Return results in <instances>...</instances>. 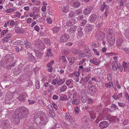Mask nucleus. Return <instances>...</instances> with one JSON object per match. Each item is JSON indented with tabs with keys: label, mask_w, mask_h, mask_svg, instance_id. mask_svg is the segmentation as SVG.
Here are the masks:
<instances>
[{
	"label": "nucleus",
	"mask_w": 129,
	"mask_h": 129,
	"mask_svg": "<svg viewBox=\"0 0 129 129\" xmlns=\"http://www.w3.org/2000/svg\"><path fill=\"white\" fill-rule=\"evenodd\" d=\"M109 8V7L108 6L106 7V9L105 12H104V14L105 16L106 17L108 14V9Z\"/></svg>",
	"instance_id": "obj_33"
},
{
	"label": "nucleus",
	"mask_w": 129,
	"mask_h": 129,
	"mask_svg": "<svg viewBox=\"0 0 129 129\" xmlns=\"http://www.w3.org/2000/svg\"><path fill=\"white\" fill-rule=\"evenodd\" d=\"M76 29V27L75 26H71L69 29V32L70 34H72L74 33Z\"/></svg>",
	"instance_id": "obj_15"
},
{
	"label": "nucleus",
	"mask_w": 129,
	"mask_h": 129,
	"mask_svg": "<svg viewBox=\"0 0 129 129\" xmlns=\"http://www.w3.org/2000/svg\"><path fill=\"white\" fill-rule=\"evenodd\" d=\"M13 96V94L11 92L8 91L7 92L6 95V99L9 100L12 99Z\"/></svg>",
	"instance_id": "obj_12"
},
{
	"label": "nucleus",
	"mask_w": 129,
	"mask_h": 129,
	"mask_svg": "<svg viewBox=\"0 0 129 129\" xmlns=\"http://www.w3.org/2000/svg\"><path fill=\"white\" fill-rule=\"evenodd\" d=\"M68 11V7L67 6H64L62 9V11L64 13L67 12Z\"/></svg>",
	"instance_id": "obj_30"
},
{
	"label": "nucleus",
	"mask_w": 129,
	"mask_h": 129,
	"mask_svg": "<svg viewBox=\"0 0 129 129\" xmlns=\"http://www.w3.org/2000/svg\"><path fill=\"white\" fill-rule=\"evenodd\" d=\"M86 20L85 19H84L82 20V21L81 25L82 26H84L86 24Z\"/></svg>",
	"instance_id": "obj_53"
},
{
	"label": "nucleus",
	"mask_w": 129,
	"mask_h": 129,
	"mask_svg": "<svg viewBox=\"0 0 129 129\" xmlns=\"http://www.w3.org/2000/svg\"><path fill=\"white\" fill-rule=\"evenodd\" d=\"M25 41H26V40H19L17 41L16 42L17 44H19L20 45H22L25 42Z\"/></svg>",
	"instance_id": "obj_28"
},
{
	"label": "nucleus",
	"mask_w": 129,
	"mask_h": 129,
	"mask_svg": "<svg viewBox=\"0 0 129 129\" xmlns=\"http://www.w3.org/2000/svg\"><path fill=\"white\" fill-rule=\"evenodd\" d=\"M69 38V37L68 35L64 34L60 38V41L62 42H66L68 39Z\"/></svg>",
	"instance_id": "obj_5"
},
{
	"label": "nucleus",
	"mask_w": 129,
	"mask_h": 129,
	"mask_svg": "<svg viewBox=\"0 0 129 129\" xmlns=\"http://www.w3.org/2000/svg\"><path fill=\"white\" fill-rule=\"evenodd\" d=\"M106 6L105 4V2H103V4L101 6L100 8V10L101 11H104V9L105 8H106Z\"/></svg>",
	"instance_id": "obj_25"
},
{
	"label": "nucleus",
	"mask_w": 129,
	"mask_h": 129,
	"mask_svg": "<svg viewBox=\"0 0 129 129\" xmlns=\"http://www.w3.org/2000/svg\"><path fill=\"white\" fill-rule=\"evenodd\" d=\"M65 80L64 79H59L58 81V80L57 84L59 85H61L64 83Z\"/></svg>",
	"instance_id": "obj_26"
},
{
	"label": "nucleus",
	"mask_w": 129,
	"mask_h": 129,
	"mask_svg": "<svg viewBox=\"0 0 129 129\" xmlns=\"http://www.w3.org/2000/svg\"><path fill=\"white\" fill-rule=\"evenodd\" d=\"M96 18V14H92L90 17L89 19V20L92 22H94L95 21Z\"/></svg>",
	"instance_id": "obj_14"
},
{
	"label": "nucleus",
	"mask_w": 129,
	"mask_h": 129,
	"mask_svg": "<svg viewBox=\"0 0 129 129\" xmlns=\"http://www.w3.org/2000/svg\"><path fill=\"white\" fill-rule=\"evenodd\" d=\"M78 32L77 33V35L80 38L81 37V28H79L78 29Z\"/></svg>",
	"instance_id": "obj_45"
},
{
	"label": "nucleus",
	"mask_w": 129,
	"mask_h": 129,
	"mask_svg": "<svg viewBox=\"0 0 129 129\" xmlns=\"http://www.w3.org/2000/svg\"><path fill=\"white\" fill-rule=\"evenodd\" d=\"M53 70V68L52 67H48V71L50 72H51Z\"/></svg>",
	"instance_id": "obj_59"
},
{
	"label": "nucleus",
	"mask_w": 129,
	"mask_h": 129,
	"mask_svg": "<svg viewBox=\"0 0 129 129\" xmlns=\"http://www.w3.org/2000/svg\"><path fill=\"white\" fill-rule=\"evenodd\" d=\"M89 90L91 93H96V87L95 86H92L90 87Z\"/></svg>",
	"instance_id": "obj_19"
},
{
	"label": "nucleus",
	"mask_w": 129,
	"mask_h": 129,
	"mask_svg": "<svg viewBox=\"0 0 129 129\" xmlns=\"http://www.w3.org/2000/svg\"><path fill=\"white\" fill-rule=\"evenodd\" d=\"M8 31L9 30L8 29L3 30L2 31L1 35L2 36H4L8 33Z\"/></svg>",
	"instance_id": "obj_27"
},
{
	"label": "nucleus",
	"mask_w": 129,
	"mask_h": 129,
	"mask_svg": "<svg viewBox=\"0 0 129 129\" xmlns=\"http://www.w3.org/2000/svg\"><path fill=\"white\" fill-rule=\"evenodd\" d=\"M86 56L88 58H90V57L91 56V54L90 53V52L86 53H85Z\"/></svg>",
	"instance_id": "obj_42"
},
{
	"label": "nucleus",
	"mask_w": 129,
	"mask_h": 129,
	"mask_svg": "<svg viewBox=\"0 0 129 129\" xmlns=\"http://www.w3.org/2000/svg\"><path fill=\"white\" fill-rule=\"evenodd\" d=\"M9 21H7L5 23L4 25V27H5L6 28L7 27L8 25L9 24Z\"/></svg>",
	"instance_id": "obj_64"
},
{
	"label": "nucleus",
	"mask_w": 129,
	"mask_h": 129,
	"mask_svg": "<svg viewBox=\"0 0 129 129\" xmlns=\"http://www.w3.org/2000/svg\"><path fill=\"white\" fill-rule=\"evenodd\" d=\"M67 88V87L66 85H63L61 88L60 89V91L61 92L64 91Z\"/></svg>",
	"instance_id": "obj_37"
},
{
	"label": "nucleus",
	"mask_w": 129,
	"mask_h": 129,
	"mask_svg": "<svg viewBox=\"0 0 129 129\" xmlns=\"http://www.w3.org/2000/svg\"><path fill=\"white\" fill-rule=\"evenodd\" d=\"M86 63L85 62H82L81 61V70L82 68H84L85 67Z\"/></svg>",
	"instance_id": "obj_48"
},
{
	"label": "nucleus",
	"mask_w": 129,
	"mask_h": 129,
	"mask_svg": "<svg viewBox=\"0 0 129 129\" xmlns=\"http://www.w3.org/2000/svg\"><path fill=\"white\" fill-rule=\"evenodd\" d=\"M93 7L92 6H89L85 9L83 11V14L85 15H87L89 14L92 10Z\"/></svg>",
	"instance_id": "obj_4"
},
{
	"label": "nucleus",
	"mask_w": 129,
	"mask_h": 129,
	"mask_svg": "<svg viewBox=\"0 0 129 129\" xmlns=\"http://www.w3.org/2000/svg\"><path fill=\"white\" fill-rule=\"evenodd\" d=\"M90 115L91 118L93 120L95 119L96 117V113L93 111H91L90 112Z\"/></svg>",
	"instance_id": "obj_16"
},
{
	"label": "nucleus",
	"mask_w": 129,
	"mask_h": 129,
	"mask_svg": "<svg viewBox=\"0 0 129 129\" xmlns=\"http://www.w3.org/2000/svg\"><path fill=\"white\" fill-rule=\"evenodd\" d=\"M71 81L69 80H67L66 81V84L67 85H70L71 83Z\"/></svg>",
	"instance_id": "obj_61"
},
{
	"label": "nucleus",
	"mask_w": 129,
	"mask_h": 129,
	"mask_svg": "<svg viewBox=\"0 0 129 129\" xmlns=\"http://www.w3.org/2000/svg\"><path fill=\"white\" fill-rule=\"evenodd\" d=\"M24 43L26 47L28 49H31L32 47V45L31 44L28 42L26 40L25 41Z\"/></svg>",
	"instance_id": "obj_13"
},
{
	"label": "nucleus",
	"mask_w": 129,
	"mask_h": 129,
	"mask_svg": "<svg viewBox=\"0 0 129 129\" xmlns=\"http://www.w3.org/2000/svg\"><path fill=\"white\" fill-rule=\"evenodd\" d=\"M80 72L78 71L74 72L72 74V76H78L80 75Z\"/></svg>",
	"instance_id": "obj_34"
},
{
	"label": "nucleus",
	"mask_w": 129,
	"mask_h": 129,
	"mask_svg": "<svg viewBox=\"0 0 129 129\" xmlns=\"http://www.w3.org/2000/svg\"><path fill=\"white\" fill-rule=\"evenodd\" d=\"M113 30L111 29H108L107 30V33L108 35L111 36L112 34Z\"/></svg>",
	"instance_id": "obj_38"
},
{
	"label": "nucleus",
	"mask_w": 129,
	"mask_h": 129,
	"mask_svg": "<svg viewBox=\"0 0 129 129\" xmlns=\"http://www.w3.org/2000/svg\"><path fill=\"white\" fill-rule=\"evenodd\" d=\"M108 43L111 46H113L115 42V39L114 37L113 36L109 37L108 38Z\"/></svg>",
	"instance_id": "obj_6"
},
{
	"label": "nucleus",
	"mask_w": 129,
	"mask_h": 129,
	"mask_svg": "<svg viewBox=\"0 0 129 129\" xmlns=\"http://www.w3.org/2000/svg\"><path fill=\"white\" fill-rule=\"evenodd\" d=\"M36 87L37 89H39L40 88V85L39 82L38 81H37L36 82Z\"/></svg>",
	"instance_id": "obj_41"
},
{
	"label": "nucleus",
	"mask_w": 129,
	"mask_h": 129,
	"mask_svg": "<svg viewBox=\"0 0 129 129\" xmlns=\"http://www.w3.org/2000/svg\"><path fill=\"white\" fill-rule=\"evenodd\" d=\"M108 123L106 121H104L101 122L100 124V127L102 128L107 127L108 126Z\"/></svg>",
	"instance_id": "obj_7"
},
{
	"label": "nucleus",
	"mask_w": 129,
	"mask_h": 129,
	"mask_svg": "<svg viewBox=\"0 0 129 129\" xmlns=\"http://www.w3.org/2000/svg\"><path fill=\"white\" fill-rule=\"evenodd\" d=\"M34 44L37 47L40 49L43 50L45 48V46L43 42L39 39H37L35 41Z\"/></svg>",
	"instance_id": "obj_2"
},
{
	"label": "nucleus",
	"mask_w": 129,
	"mask_h": 129,
	"mask_svg": "<svg viewBox=\"0 0 129 129\" xmlns=\"http://www.w3.org/2000/svg\"><path fill=\"white\" fill-rule=\"evenodd\" d=\"M75 15V13L73 12H70L69 14V17L70 18H73Z\"/></svg>",
	"instance_id": "obj_31"
},
{
	"label": "nucleus",
	"mask_w": 129,
	"mask_h": 129,
	"mask_svg": "<svg viewBox=\"0 0 129 129\" xmlns=\"http://www.w3.org/2000/svg\"><path fill=\"white\" fill-rule=\"evenodd\" d=\"M28 84L27 85L28 86H31L33 85V83L31 80H28Z\"/></svg>",
	"instance_id": "obj_51"
},
{
	"label": "nucleus",
	"mask_w": 129,
	"mask_h": 129,
	"mask_svg": "<svg viewBox=\"0 0 129 129\" xmlns=\"http://www.w3.org/2000/svg\"><path fill=\"white\" fill-rule=\"evenodd\" d=\"M78 100L77 99L74 100L72 101V103L73 104H76L78 103Z\"/></svg>",
	"instance_id": "obj_60"
},
{
	"label": "nucleus",
	"mask_w": 129,
	"mask_h": 129,
	"mask_svg": "<svg viewBox=\"0 0 129 129\" xmlns=\"http://www.w3.org/2000/svg\"><path fill=\"white\" fill-rule=\"evenodd\" d=\"M58 80L56 79H53L52 81V84L54 85H56L57 83V84Z\"/></svg>",
	"instance_id": "obj_43"
},
{
	"label": "nucleus",
	"mask_w": 129,
	"mask_h": 129,
	"mask_svg": "<svg viewBox=\"0 0 129 129\" xmlns=\"http://www.w3.org/2000/svg\"><path fill=\"white\" fill-rule=\"evenodd\" d=\"M27 96V95L26 93H22L18 97V99L20 101H22L24 100L25 98Z\"/></svg>",
	"instance_id": "obj_9"
},
{
	"label": "nucleus",
	"mask_w": 129,
	"mask_h": 129,
	"mask_svg": "<svg viewBox=\"0 0 129 129\" xmlns=\"http://www.w3.org/2000/svg\"><path fill=\"white\" fill-rule=\"evenodd\" d=\"M15 10L14 8H10L7 10L6 11L7 13H9L14 11Z\"/></svg>",
	"instance_id": "obj_35"
},
{
	"label": "nucleus",
	"mask_w": 129,
	"mask_h": 129,
	"mask_svg": "<svg viewBox=\"0 0 129 129\" xmlns=\"http://www.w3.org/2000/svg\"><path fill=\"white\" fill-rule=\"evenodd\" d=\"M112 74H109L107 75V78L109 81L111 80L112 78Z\"/></svg>",
	"instance_id": "obj_39"
},
{
	"label": "nucleus",
	"mask_w": 129,
	"mask_h": 129,
	"mask_svg": "<svg viewBox=\"0 0 129 129\" xmlns=\"http://www.w3.org/2000/svg\"><path fill=\"white\" fill-rule=\"evenodd\" d=\"M80 3L78 2L75 1L74 2L71 6L75 7H78L80 6Z\"/></svg>",
	"instance_id": "obj_20"
},
{
	"label": "nucleus",
	"mask_w": 129,
	"mask_h": 129,
	"mask_svg": "<svg viewBox=\"0 0 129 129\" xmlns=\"http://www.w3.org/2000/svg\"><path fill=\"white\" fill-rule=\"evenodd\" d=\"M54 63V61L53 60H52L50 62L47 64V66L48 67H52V65Z\"/></svg>",
	"instance_id": "obj_40"
},
{
	"label": "nucleus",
	"mask_w": 129,
	"mask_h": 129,
	"mask_svg": "<svg viewBox=\"0 0 129 129\" xmlns=\"http://www.w3.org/2000/svg\"><path fill=\"white\" fill-rule=\"evenodd\" d=\"M52 30L54 33L58 32L60 30V28L59 27H54L53 28Z\"/></svg>",
	"instance_id": "obj_21"
},
{
	"label": "nucleus",
	"mask_w": 129,
	"mask_h": 129,
	"mask_svg": "<svg viewBox=\"0 0 129 129\" xmlns=\"http://www.w3.org/2000/svg\"><path fill=\"white\" fill-rule=\"evenodd\" d=\"M128 122V120L127 119H125L123 122V124L125 125L127 124Z\"/></svg>",
	"instance_id": "obj_58"
},
{
	"label": "nucleus",
	"mask_w": 129,
	"mask_h": 129,
	"mask_svg": "<svg viewBox=\"0 0 129 129\" xmlns=\"http://www.w3.org/2000/svg\"><path fill=\"white\" fill-rule=\"evenodd\" d=\"M12 36V35L11 34L8 33L6 35V37L8 39L11 37Z\"/></svg>",
	"instance_id": "obj_63"
},
{
	"label": "nucleus",
	"mask_w": 129,
	"mask_h": 129,
	"mask_svg": "<svg viewBox=\"0 0 129 129\" xmlns=\"http://www.w3.org/2000/svg\"><path fill=\"white\" fill-rule=\"evenodd\" d=\"M75 22V20L74 19L70 20L69 21H68L66 24V25L68 26H70L74 24Z\"/></svg>",
	"instance_id": "obj_17"
},
{
	"label": "nucleus",
	"mask_w": 129,
	"mask_h": 129,
	"mask_svg": "<svg viewBox=\"0 0 129 129\" xmlns=\"http://www.w3.org/2000/svg\"><path fill=\"white\" fill-rule=\"evenodd\" d=\"M34 29L35 30L38 32L40 30V28L39 26L37 25H36L34 27Z\"/></svg>",
	"instance_id": "obj_50"
},
{
	"label": "nucleus",
	"mask_w": 129,
	"mask_h": 129,
	"mask_svg": "<svg viewBox=\"0 0 129 129\" xmlns=\"http://www.w3.org/2000/svg\"><path fill=\"white\" fill-rule=\"evenodd\" d=\"M93 51L95 53V54L97 55H99L100 54L99 52L96 50V49L95 48H93Z\"/></svg>",
	"instance_id": "obj_46"
},
{
	"label": "nucleus",
	"mask_w": 129,
	"mask_h": 129,
	"mask_svg": "<svg viewBox=\"0 0 129 129\" xmlns=\"http://www.w3.org/2000/svg\"><path fill=\"white\" fill-rule=\"evenodd\" d=\"M90 78L89 77H84L83 78L82 77L81 78V81H82L83 82L85 83L87 81H88V80Z\"/></svg>",
	"instance_id": "obj_24"
},
{
	"label": "nucleus",
	"mask_w": 129,
	"mask_h": 129,
	"mask_svg": "<svg viewBox=\"0 0 129 129\" xmlns=\"http://www.w3.org/2000/svg\"><path fill=\"white\" fill-rule=\"evenodd\" d=\"M52 105L55 109L56 110L58 109V107L54 103H53L52 104Z\"/></svg>",
	"instance_id": "obj_62"
},
{
	"label": "nucleus",
	"mask_w": 129,
	"mask_h": 129,
	"mask_svg": "<svg viewBox=\"0 0 129 129\" xmlns=\"http://www.w3.org/2000/svg\"><path fill=\"white\" fill-rule=\"evenodd\" d=\"M113 86V84L111 82L107 83L105 84L106 87L108 88H110Z\"/></svg>",
	"instance_id": "obj_29"
},
{
	"label": "nucleus",
	"mask_w": 129,
	"mask_h": 129,
	"mask_svg": "<svg viewBox=\"0 0 129 129\" xmlns=\"http://www.w3.org/2000/svg\"><path fill=\"white\" fill-rule=\"evenodd\" d=\"M96 59H94V60H91V62L93 64L95 65H97L98 64V62H97L96 60Z\"/></svg>",
	"instance_id": "obj_57"
},
{
	"label": "nucleus",
	"mask_w": 129,
	"mask_h": 129,
	"mask_svg": "<svg viewBox=\"0 0 129 129\" xmlns=\"http://www.w3.org/2000/svg\"><path fill=\"white\" fill-rule=\"evenodd\" d=\"M74 58H71L68 59L69 63L71 64H72L74 62Z\"/></svg>",
	"instance_id": "obj_47"
},
{
	"label": "nucleus",
	"mask_w": 129,
	"mask_h": 129,
	"mask_svg": "<svg viewBox=\"0 0 129 129\" xmlns=\"http://www.w3.org/2000/svg\"><path fill=\"white\" fill-rule=\"evenodd\" d=\"M41 3V2L40 1H36L35 3L34 4L36 5H39Z\"/></svg>",
	"instance_id": "obj_54"
},
{
	"label": "nucleus",
	"mask_w": 129,
	"mask_h": 129,
	"mask_svg": "<svg viewBox=\"0 0 129 129\" xmlns=\"http://www.w3.org/2000/svg\"><path fill=\"white\" fill-rule=\"evenodd\" d=\"M92 28V27L90 25L86 26V31L89 32L91 31Z\"/></svg>",
	"instance_id": "obj_36"
},
{
	"label": "nucleus",
	"mask_w": 129,
	"mask_h": 129,
	"mask_svg": "<svg viewBox=\"0 0 129 129\" xmlns=\"http://www.w3.org/2000/svg\"><path fill=\"white\" fill-rule=\"evenodd\" d=\"M17 110L18 112L17 114L19 118H25L28 114L27 110L24 107L20 108Z\"/></svg>",
	"instance_id": "obj_1"
},
{
	"label": "nucleus",
	"mask_w": 129,
	"mask_h": 129,
	"mask_svg": "<svg viewBox=\"0 0 129 129\" xmlns=\"http://www.w3.org/2000/svg\"><path fill=\"white\" fill-rule=\"evenodd\" d=\"M62 59L63 61L64 62V63L66 64L67 63V61L66 59V57L64 56H62Z\"/></svg>",
	"instance_id": "obj_55"
},
{
	"label": "nucleus",
	"mask_w": 129,
	"mask_h": 129,
	"mask_svg": "<svg viewBox=\"0 0 129 129\" xmlns=\"http://www.w3.org/2000/svg\"><path fill=\"white\" fill-rule=\"evenodd\" d=\"M26 56L28 57L29 59L30 60H33L34 59V57L30 53H28Z\"/></svg>",
	"instance_id": "obj_22"
},
{
	"label": "nucleus",
	"mask_w": 129,
	"mask_h": 129,
	"mask_svg": "<svg viewBox=\"0 0 129 129\" xmlns=\"http://www.w3.org/2000/svg\"><path fill=\"white\" fill-rule=\"evenodd\" d=\"M46 7L45 6H43L42 7V11L43 12H45L46 11Z\"/></svg>",
	"instance_id": "obj_56"
},
{
	"label": "nucleus",
	"mask_w": 129,
	"mask_h": 129,
	"mask_svg": "<svg viewBox=\"0 0 129 129\" xmlns=\"http://www.w3.org/2000/svg\"><path fill=\"white\" fill-rule=\"evenodd\" d=\"M83 96H81V100L82 102L83 103H84L87 102V99L86 98L87 96L86 93L85 92V90H83Z\"/></svg>",
	"instance_id": "obj_10"
},
{
	"label": "nucleus",
	"mask_w": 129,
	"mask_h": 129,
	"mask_svg": "<svg viewBox=\"0 0 129 129\" xmlns=\"http://www.w3.org/2000/svg\"><path fill=\"white\" fill-rule=\"evenodd\" d=\"M102 108V105L101 104H100L99 105L96 106V108L98 109L100 111L101 110Z\"/></svg>",
	"instance_id": "obj_49"
},
{
	"label": "nucleus",
	"mask_w": 129,
	"mask_h": 129,
	"mask_svg": "<svg viewBox=\"0 0 129 129\" xmlns=\"http://www.w3.org/2000/svg\"><path fill=\"white\" fill-rule=\"evenodd\" d=\"M105 37L104 33L102 31H98L96 33L95 38L96 39L99 40H103Z\"/></svg>",
	"instance_id": "obj_3"
},
{
	"label": "nucleus",
	"mask_w": 129,
	"mask_h": 129,
	"mask_svg": "<svg viewBox=\"0 0 129 129\" xmlns=\"http://www.w3.org/2000/svg\"><path fill=\"white\" fill-rule=\"evenodd\" d=\"M112 64V69L113 71H116L117 69H119V67H118V64L116 61H113Z\"/></svg>",
	"instance_id": "obj_8"
},
{
	"label": "nucleus",
	"mask_w": 129,
	"mask_h": 129,
	"mask_svg": "<svg viewBox=\"0 0 129 129\" xmlns=\"http://www.w3.org/2000/svg\"><path fill=\"white\" fill-rule=\"evenodd\" d=\"M35 52L37 58L41 59L43 56L42 54L38 50H35Z\"/></svg>",
	"instance_id": "obj_11"
},
{
	"label": "nucleus",
	"mask_w": 129,
	"mask_h": 129,
	"mask_svg": "<svg viewBox=\"0 0 129 129\" xmlns=\"http://www.w3.org/2000/svg\"><path fill=\"white\" fill-rule=\"evenodd\" d=\"M46 21L49 24L51 23L52 22L51 19L49 18H47L46 19Z\"/></svg>",
	"instance_id": "obj_52"
},
{
	"label": "nucleus",
	"mask_w": 129,
	"mask_h": 129,
	"mask_svg": "<svg viewBox=\"0 0 129 129\" xmlns=\"http://www.w3.org/2000/svg\"><path fill=\"white\" fill-rule=\"evenodd\" d=\"M47 55L48 56H52L53 55V54L51 51L50 49V48L48 49L47 50Z\"/></svg>",
	"instance_id": "obj_23"
},
{
	"label": "nucleus",
	"mask_w": 129,
	"mask_h": 129,
	"mask_svg": "<svg viewBox=\"0 0 129 129\" xmlns=\"http://www.w3.org/2000/svg\"><path fill=\"white\" fill-rule=\"evenodd\" d=\"M113 97L114 99L115 100H117L119 98L118 95L116 94H115L113 95Z\"/></svg>",
	"instance_id": "obj_44"
},
{
	"label": "nucleus",
	"mask_w": 129,
	"mask_h": 129,
	"mask_svg": "<svg viewBox=\"0 0 129 129\" xmlns=\"http://www.w3.org/2000/svg\"><path fill=\"white\" fill-rule=\"evenodd\" d=\"M81 70L82 72V75H84V74H85L86 72L90 71V70L89 67L88 68V67H85L84 68L82 69Z\"/></svg>",
	"instance_id": "obj_18"
},
{
	"label": "nucleus",
	"mask_w": 129,
	"mask_h": 129,
	"mask_svg": "<svg viewBox=\"0 0 129 129\" xmlns=\"http://www.w3.org/2000/svg\"><path fill=\"white\" fill-rule=\"evenodd\" d=\"M91 46L92 47L97 48L99 47V45L95 42H93L91 44Z\"/></svg>",
	"instance_id": "obj_32"
}]
</instances>
